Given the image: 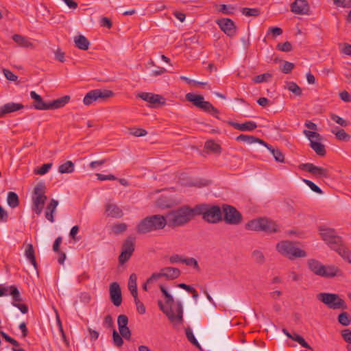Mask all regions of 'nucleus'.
<instances>
[{
	"mask_svg": "<svg viewBox=\"0 0 351 351\" xmlns=\"http://www.w3.org/2000/svg\"><path fill=\"white\" fill-rule=\"evenodd\" d=\"M319 232L322 240L331 250L337 251L343 244L341 237L334 229L321 227L319 228Z\"/></svg>",
	"mask_w": 351,
	"mask_h": 351,
	"instance_id": "9",
	"label": "nucleus"
},
{
	"mask_svg": "<svg viewBox=\"0 0 351 351\" xmlns=\"http://www.w3.org/2000/svg\"><path fill=\"white\" fill-rule=\"evenodd\" d=\"M304 134L310 141V143L313 142H319L322 138L319 133L313 131L304 130Z\"/></svg>",
	"mask_w": 351,
	"mask_h": 351,
	"instance_id": "45",
	"label": "nucleus"
},
{
	"mask_svg": "<svg viewBox=\"0 0 351 351\" xmlns=\"http://www.w3.org/2000/svg\"><path fill=\"white\" fill-rule=\"evenodd\" d=\"M160 289L165 299V304L159 300L158 304L159 308L168 317L169 321L175 326L180 325L183 322V308L182 303L178 302L176 305H173L174 298L167 289L162 285H160Z\"/></svg>",
	"mask_w": 351,
	"mask_h": 351,
	"instance_id": "1",
	"label": "nucleus"
},
{
	"mask_svg": "<svg viewBox=\"0 0 351 351\" xmlns=\"http://www.w3.org/2000/svg\"><path fill=\"white\" fill-rule=\"evenodd\" d=\"M252 256L253 260L257 264L263 265L265 263V257L261 251L255 250L254 251H253Z\"/></svg>",
	"mask_w": 351,
	"mask_h": 351,
	"instance_id": "46",
	"label": "nucleus"
},
{
	"mask_svg": "<svg viewBox=\"0 0 351 351\" xmlns=\"http://www.w3.org/2000/svg\"><path fill=\"white\" fill-rule=\"evenodd\" d=\"M263 145L265 146V147H267V149L271 152V154L273 155L276 161H277L278 162H284L285 156L279 149L274 148L265 142V145Z\"/></svg>",
	"mask_w": 351,
	"mask_h": 351,
	"instance_id": "31",
	"label": "nucleus"
},
{
	"mask_svg": "<svg viewBox=\"0 0 351 351\" xmlns=\"http://www.w3.org/2000/svg\"><path fill=\"white\" fill-rule=\"evenodd\" d=\"M294 64L291 62L285 61L284 62L282 67L280 68V70L284 73H289L291 71V70L293 69Z\"/></svg>",
	"mask_w": 351,
	"mask_h": 351,
	"instance_id": "61",
	"label": "nucleus"
},
{
	"mask_svg": "<svg viewBox=\"0 0 351 351\" xmlns=\"http://www.w3.org/2000/svg\"><path fill=\"white\" fill-rule=\"evenodd\" d=\"M3 73L5 77V78L10 81H16L18 79V77L14 74L9 69H3Z\"/></svg>",
	"mask_w": 351,
	"mask_h": 351,
	"instance_id": "63",
	"label": "nucleus"
},
{
	"mask_svg": "<svg viewBox=\"0 0 351 351\" xmlns=\"http://www.w3.org/2000/svg\"><path fill=\"white\" fill-rule=\"evenodd\" d=\"M104 214L106 217L121 218L123 216L122 209L116 204L109 201L104 206Z\"/></svg>",
	"mask_w": 351,
	"mask_h": 351,
	"instance_id": "16",
	"label": "nucleus"
},
{
	"mask_svg": "<svg viewBox=\"0 0 351 351\" xmlns=\"http://www.w3.org/2000/svg\"><path fill=\"white\" fill-rule=\"evenodd\" d=\"M308 269L315 275L323 278H332L338 276L341 272L340 269L332 265H323L321 262L316 259H309L307 261Z\"/></svg>",
	"mask_w": 351,
	"mask_h": 351,
	"instance_id": "4",
	"label": "nucleus"
},
{
	"mask_svg": "<svg viewBox=\"0 0 351 351\" xmlns=\"http://www.w3.org/2000/svg\"><path fill=\"white\" fill-rule=\"evenodd\" d=\"M276 250L280 254L289 260L304 258L307 256L304 250L298 247L295 243L289 240L278 242L276 245Z\"/></svg>",
	"mask_w": 351,
	"mask_h": 351,
	"instance_id": "5",
	"label": "nucleus"
},
{
	"mask_svg": "<svg viewBox=\"0 0 351 351\" xmlns=\"http://www.w3.org/2000/svg\"><path fill=\"white\" fill-rule=\"evenodd\" d=\"M341 335L343 339L350 344L351 343V330L348 328L343 329L341 331Z\"/></svg>",
	"mask_w": 351,
	"mask_h": 351,
	"instance_id": "57",
	"label": "nucleus"
},
{
	"mask_svg": "<svg viewBox=\"0 0 351 351\" xmlns=\"http://www.w3.org/2000/svg\"><path fill=\"white\" fill-rule=\"evenodd\" d=\"M199 108L213 115L217 114L219 113V111L216 108H215L210 102L204 100L201 104Z\"/></svg>",
	"mask_w": 351,
	"mask_h": 351,
	"instance_id": "39",
	"label": "nucleus"
},
{
	"mask_svg": "<svg viewBox=\"0 0 351 351\" xmlns=\"http://www.w3.org/2000/svg\"><path fill=\"white\" fill-rule=\"evenodd\" d=\"M168 224L166 217L154 215L147 217L136 226V231L140 234H145L152 231L163 229Z\"/></svg>",
	"mask_w": 351,
	"mask_h": 351,
	"instance_id": "3",
	"label": "nucleus"
},
{
	"mask_svg": "<svg viewBox=\"0 0 351 351\" xmlns=\"http://www.w3.org/2000/svg\"><path fill=\"white\" fill-rule=\"evenodd\" d=\"M223 218L226 223L232 225H237L241 221V215L231 206H225L223 208Z\"/></svg>",
	"mask_w": 351,
	"mask_h": 351,
	"instance_id": "13",
	"label": "nucleus"
},
{
	"mask_svg": "<svg viewBox=\"0 0 351 351\" xmlns=\"http://www.w3.org/2000/svg\"><path fill=\"white\" fill-rule=\"evenodd\" d=\"M330 117L332 121H333L334 122H335L341 127L346 128L350 125L349 121L346 120L335 114H330Z\"/></svg>",
	"mask_w": 351,
	"mask_h": 351,
	"instance_id": "47",
	"label": "nucleus"
},
{
	"mask_svg": "<svg viewBox=\"0 0 351 351\" xmlns=\"http://www.w3.org/2000/svg\"><path fill=\"white\" fill-rule=\"evenodd\" d=\"M276 49L283 52H289L292 50V45L290 42H285L283 43H278Z\"/></svg>",
	"mask_w": 351,
	"mask_h": 351,
	"instance_id": "51",
	"label": "nucleus"
},
{
	"mask_svg": "<svg viewBox=\"0 0 351 351\" xmlns=\"http://www.w3.org/2000/svg\"><path fill=\"white\" fill-rule=\"evenodd\" d=\"M30 97L34 100L33 107L38 110H49V102H45L35 91L30 92Z\"/></svg>",
	"mask_w": 351,
	"mask_h": 351,
	"instance_id": "20",
	"label": "nucleus"
},
{
	"mask_svg": "<svg viewBox=\"0 0 351 351\" xmlns=\"http://www.w3.org/2000/svg\"><path fill=\"white\" fill-rule=\"evenodd\" d=\"M117 324L119 328H122L128 326V318L125 315H120L117 318Z\"/></svg>",
	"mask_w": 351,
	"mask_h": 351,
	"instance_id": "54",
	"label": "nucleus"
},
{
	"mask_svg": "<svg viewBox=\"0 0 351 351\" xmlns=\"http://www.w3.org/2000/svg\"><path fill=\"white\" fill-rule=\"evenodd\" d=\"M236 140L238 141L244 142L249 145L253 144L254 143H258L261 145H265L264 141L251 135L240 134L237 137Z\"/></svg>",
	"mask_w": 351,
	"mask_h": 351,
	"instance_id": "29",
	"label": "nucleus"
},
{
	"mask_svg": "<svg viewBox=\"0 0 351 351\" xmlns=\"http://www.w3.org/2000/svg\"><path fill=\"white\" fill-rule=\"evenodd\" d=\"M341 51L346 55L351 56V45L348 43L340 44Z\"/></svg>",
	"mask_w": 351,
	"mask_h": 351,
	"instance_id": "64",
	"label": "nucleus"
},
{
	"mask_svg": "<svg viewBox=\"0 0 351 351\" xmlns=\"http://www.w3.org/2000/svg\"><path fill=\"white\" fill-rule=\"evenodd\" d=\"M186 99L192 102L195 106L199 108L201 104L204 100L203 96L199 95H195L193 93H187L186 95Z\"/></svg>",
	"mask_w": 351,
	"mask_h": 351,
	"instance_id": "34",
	"label": "nucleus"
},
{
	"mask_svg": "<svg viewBox=\"0 0 351 351\" xmlns=\"http://www.w3.org/2000/svg\"><path fill=\"white\" fill-rule=\"evenodd\" d=\"M230 124L240 131H253L257 128L256 123L252 121H246L243 123L230 122Z\"/></svg>",
	"mask_w": 351,
	"mask_h": 351,
	"instance_id": "23",
	"label": "nucleus"
},
{
	"mask_svg": "<svg viewBox=\"0 0 351 351\" xmlns=\"http://www.w3.org/2000/svg\"><path fill=\"white\" fill-rule=\"evenodd\" d=\"M331 132L339 141H348L350 139V136L343 129L334 128L331 130Z\"/></svg>",
	"mask_w": 351,
	"mask_h": 351,
	"instance_id": "33",
	"label": "nucleus"
},
{
	"mask_svg": "<svg viewBox=\"0 0 351 351\" xmlns=\"http://www.w3.org/2000/svg\"><path fill=\"white\" fill-rule=\"evenodd\" d=\"M234 8L231 5L222 4L219 5V11L225 14H230L233 13Z\"/></svg>",
	"mask_w": 351,
	"mask_h": 351,
	"instance_id": "60",
	"label": "nucleus"
},
{
	"mask_svg": "<svg viewBox=\"0 0 351 351\" xmlns=\"http://www.w3.org/2000/svg\"><path fill=\"white\" fill-rule=\"evenodd\" d=\"M338 322L343 326H348L351 323V317L349 314L343 311L338 315Z\"/></svg>",
	"mask_w": 351,
	"mask_h": 351,
	"instance_id": "44",
	"label": "nucleus"
},
{
	"mask_svg": "<svg viewBox=\"0 0 351 351\" xmlns=\"http://www.w3.org/2000/svg\"><path fill=\"white\" fill-rule=\"evenodd\" d=\"M8 204L12 207L15 208L19 205V197L16 193L9 192L7 198Z\"/></svg>",
	"mask_w": 351,
	"mask_h": 351,
	"instance_id": "41",
	"label": "nucleus"
},
{
	"mask_svg": "<svg viewBox=\"0 0 351 351\" xmlns=\"http://www.w3.org/2000/svg\"><path fill=\"white\" fill-rule=\"evenodd\" d=\"M135 304L136 306V310L140 314L145 313L146 308L144 304L139 300L138 296L134 298Z\"/></svg>",
	"mask_w": 351,
	"mask_h": 351,
	"instance_id": "56",
	"label": "nucleus"
},
{
	"mask_svg": "<svg viewBox=\"0 0 351 351\" xmlns=\"http://www.w3.org/2000/svg\"><path fill=\"white\" fill-rule=\"evenodd\" d=\"M271 77V75L269 73H265L262 75H256L254 77L253 81L255 83H262L269 81Z\"/></svg>",
	"mask_w": 351,
	"mask_h": 351,
	"instance_id": "50",
	"label": "nucleus"
},
{
	"mask_svg": "<svg viewBox=\"0 0 351 351\" xmlns=\"http://www.w3.org/2000/svg\"><path fill=\"white\" fill-rule=\"evenodd\" d=\"M24 108L21 104L10 102L0 107V118L5 117L7 114L16 112Z\"/></svg>",
	"mask_w": 351,
	"mask_h": 351,
	"instance_id": "21",
	"label": "nucleus"
},
{
	"mask_svg": "<svg viewBox=\"0 0 351 351\" xmlns=\"http://www.w3.org/2000/svg\"><path fill=\"white\" fill-rule=\"evenodd\" d=\"M58 205V201L52 199L46 208L45 217L51 223L54 221L53 214L56 212Z\"/></svg>",
	"mask_w": 351,
	"mask_h": 351,
	"instance_id": "25",
	"label": "nucleus"
},
{
	"mask_svg": "<svg viewBox=\"0 0 351 351\" xmlns=\"http://www.w3.org/2000/svg\"><path fill=\"white\" fill-rule=\"evenodd\" d=\"M113 95L114 93L110 90L95 89L86 94L83 99V104L88 106L94 101H104Z\"/></svg>",
	"mask_w": 351,
	"mask_h": 351,
	"instance_id": "11",
	"label": "nucleus"
},
{
	"mask_svg": "<svg viewBox=\"0 0 351 351\" xmlns=\"http://www.w3.org/2000/svg\"><path fill=\"white\" fill-rule=\"evenodd\" d=\"M46 186L44 183L40 182L34 188L32 195V210L37 215H40L43 209L44 204L47 200L45 195Z\"/></svg>",
	"mask_w": 351,
	"mask_h": 351,
	"instance_id": "8",
	"label": "nucleus"
},
{
	"mask_svg": "<svg viewBox=\"0 0 351 351\" xmlns=\"http://www.w3.org/2000/svg\"><path fill=\"white\" fill-rule=\"evenodd\" d=\"M122 336L119 334L116 330H113L112 332V339L114 344L118 347H121L123 343V340L122 339Z\"/></svg>",
	"mask_w": 351,
	"mask_h": 351,
	"instance_id": "52",
	"label": "nucleus"
},
{
	"mask_svg": "<svg viewBox=\"0 0 351 351\" xmlns=\"http://www.w3.org/2000/svg\"><path fill=\"white\" fill-rule=\"evenodd\" d=\"M161 271L162 276L169 280L177 278L180 274V271L178 269L171 267L162 268L161 269Z\"/></svg>",
	"mask_w": 351,
	"mask_h": 351,
	"instance_id": "24",
	"label": "nucleus"
},
{
	"mask_svg": "<svg viewBox=\"0 0 351 351\" xmlns=\"http://www.w3.org/2000/svg\"><path fill=\"white\" fill-rule=\"evenodd\" d=\"M74 43L75 46L82 50L86 51L88 49L90 42L83 35H77L74 37Z\"/></svg>",
	"mask_w": 351,
	"mask_h": 351,
	"instance_id": "30",
	"label": "nucleus"
},
{
	"mask_svg": "<svg viewBox=\"0 0 351 351\" xmlns=\"http://www.w3.org/2000/svg\"><path fill=\"white\" fill-rule=\"evenodd\" d=\"M24 254H25V256L27 258V259L29 261L30 263L36 269H37V263L36 261L35 252H34L32 244H31V243L26 244Z\"/></svg>",
	"mask_w": 351,
	"mask_h": 351,
	"instance_id": "27",
	"label": "nucleus"
},
{
	"mask_svg": "<svg viewBox=\"0 0 351 351\" xmlns=\"http://www.w3.org/2000/svg\"><path fill=\"white\" fill-rule=\"evenodd\" d=\"M178 204V202L175 199L165 195H162L156 202V205L161 208H169Z\"/></svg>",
	"mask_w": 351,
	"mask_h": 351,
	"instance_id": "22",
	"label": "nucleus"
},
{
	"mask_svg": "<svg viewBox=\"0 0 351 351\" xmlns=\"http://www.w3.org/2000/svg\"><path fill=\"white\" fill-rule=\"evenodd\" d=\"M141 99L149 103V106L151 108H158L161 106H164L166 104L165 98L158 94L152 93L142 92L137 95Z\"/></svg>",
	"mask_w": 351,
	"mask_h": 351,
	"instance_id": "12",
	"label": "nucleus"
},
{
	"mask_svg": "<svg viewBox=\"0 0 351 351\" xmlns=\"http://www.w3.org/2000/svg\"><path fill=\"white\" fill-rule=\"evenodd\" d=\"M337 7L351 8V0H332Z\"/></svg>",
	"mask_w": 351,
	"mask_h": 351,
	"instance_id": "58",
	"label": "nucleus"
},
{
	"mask_svg": "<svg viewBox=\"0 0 351 351\" xmlns=\"http://www.w3.org/2000/svg\"><path fill=\"white\" fill-rule=\"evenodd\" d=\"M317 298L330 309L346 310L348 308L346 302L339 294L324 292L317 294Z\"/></svg>",
	"mask_w": 351,
	"mask_h": 351,
	"instance_id": "7",
	"label": "nucleus"
},
{
	"mask_svg": "<svg viewBox=\"0 0 351 351\" xmlns=\"http://www.w3.org/2000/svg\"><path fill=\"white\" fill-rule=\"evenodd\" d=\"M308 9V3L306 0H295L291 5V12L295 14H305Z\"/></svg>",
	"mask_w": 351,
	"mask_h": 351,
	"instance_id": "19",
	"label": "nucleus"
},
{
	"mask_svg": "<svg viewBox=\"0 0 351 351\" xmlns=\"http://www.w3.org/2000/svg\"><path fill=\"white\" fill-rule=\"evenodd\" d=\"M195 215V206H182L168 213L166 218L169 226L179 227L189 223Z\"/></svg>",
	"mask_w": 351,
	"mask_h": 351,
	"instance_id": "2",
	"label": "nucleus"
},
{
	"mask_svg": "<svg viewBox=\"0 0 351 351\" xmlns=\"http://www.w3.org/2000/svg\"><path fill=\"white\" fill-rule=\"evenodd\" d=\"M122 250L132 255L134 250V239L128 237L123 243Z\"/></svg>",
	"mask_w": 351,
	"mask_h": 351,
	"instance_id": "38",
	"label": "nucleus"
},
{
	"mask_svg": "<svg viewBox=\"0 0 351 351\" xmlns=\"http://www.w3.org/2000/svg\"><path fill=\"white\" fill-rule=\"evenodd\" d=\"M130 134L134 136H145L147 132L145 130L142 128H133L130 130Z\"/></svg>",
	"mask_w": 351,
	"mask_h": 351,
	"instance_id": "59",
	"label": "nucleus"
},
{
	"mask_svg": "<svg viewBox=\"0 0 351 351\" xmlns=\"http://www.w3.org/2000/svg\"><path fill=\"white\" fill-rule=\"evenodd\" d=\"M311 147L316 152L319 156H324L326 154V150L324 145L320 142H313L310 143Z\"/></svg>",
	"mask_w": 351,
	"mask_h": 351,
	"instance_id": "40",
	"label": "nucleus"
},
{
	"mask_svg": "<svg viewBox=\"0 0 351 351\" xmlns=\"http://www.w3.org/2000/svg\"><path fill=\"white\" fill-rule=\"evenodd\" d=\"M128 228V225L125 223H117L111 226V231L114 234H119L124 232Z\"/></svg>",
	"mask_w": 351,
	"mask_h": 351,
	"instance_id": "43",
	"label": "nucleus"
},
{
	"mask_svg": "<svg viewBox=\"0 0 351 351\" xmlns=\"http://www.w3.org/2000/svg\"><path fill=\"white\" fill-rule=\"evenodd\" d=\"M299 167L302 170H306L313 174L318 178H328L330 177L328 169L315 166L312 163L302 164Z\"/></svg>",
	"mask_w": 351,
	"mask_h": 351,
	"instance_id": "14",
	"label": "nucleus"
},
{
	"mask_svg": "<svg viewBox=\"0 0 351 351\" xmlns=\"http://www.w3.org/2000/svg\"><path fill=\"white\" fill-rule=\"evenodd\" d=\"M70 100V96L65 95L49 102V110H54L64 106Z\"/></svg>",
	"mask_w": 351,
	"mask_h": 351,
	"instance_id": "26",
	"label": "nucleus"
},
{
	"mask_svg": "<svg viewBox=\"0 0 351 351\" xmlns=\"http://www.w3.org/2000/svg\"><path fill=\"white\" fill-rule=\"evenodd\" d=\"M136 280V275L135 274H131L128 280V289L134 298L138 296Z\"/></svg>",
	"mask_w": 351,
	"mask_h": 351,
	"instance_id": "32",
	"label": "nucleus"
},
{
	"mask_svg": "<svg viewBox=\"0 0 351 351\" xmlns=\"http://www.w3.org/2000/svg\"><path fill=\"white\" fill-rule=\"evenodd\" d=\"M246 228L253 231H264L270 233L278 231L277 224L267 218H257L251 220L246 224Z\"/></svg>",
	"mask_w": 351,
	"mask_h": 351,
	"instance_id": "10",
	"label": "nucleus"
},
{
	"mask_svg": "<svg viewBox=\"0 0 351 351\" xmlns=\"http://www.w3.org/2000/svg\"><path fill=\"white\" fill-rule=\"evenodd\" d=\"M119 330L120 335L123 338H125L127 340L130 339L132 333H131V330H130V328L128 326L122 328H119Z\"/></svg>",
	"mask_w": 351,
	"mask_h": 351,
	"instance_id": "62",
	"label": "nucleus"
},
{
	"mask_svg": "<svg viewBox=\"0 0 351 351\" xmlns=\"http://www.w3.org/2000/svg\"><path fill=\"white\" fill-rule=\"evenodd\" d=\"M221 30L228 36L232 37L236 34L237 27L232 20L228 18H223L216 21Z\"/></svg>",
	"mask_w": 351,
	"mask_h": 351,
	"instance_id": "15",
	"label": "nucleus"
},
{
	"mask_svg": "<svg viewBox=\"0 0 351 351\" xmlns=\"http://www.w3.org/2000/svg\"><path fill=\"white\" fill-rule=\"evenodd\" d=\"M241 12L246 16H258L261 14L258 8H243Z\"/></svg>",
	"mask_w": 351,
	"mask_h": 351,
	"instance_id": "48",
	"label": "nucleus"
},
{
	"mask_svg": "<svg viewBox=\"0 0 351 351\" xmlns=\"http://www.w3.org/2000/svg\"><path fill=\"white\" fill-rule=\"evenodd\" d=\"M196 215H202V218L208 223H217L221 220V211L217 206L199 204L195 206Z\"/></svg>",
	"mask_w": 351,
	"mask_h": 351,
	"instance_id": "6",
	"label": "nucleus"
},
{
	"mask_svg": "<svg viewBox=\"0 0 351 351\" xmlns=\"http://www.w3.org/2000/svg\"><path fill=\"white\" fill-rule=\"evenodd\" d=\"M13 40L20 47L26 48H34L33 43L26 37H24L20 34H14L12 36Z\"/></svg>",
	"mask_w": 351,
	"mask_h": 351,
	"instance_id": "28",
	"label": "nucleus"
},
{
	"mask_svg": "<svg viewBox=\"0 0 351 351\" xmlns=\"http://www.w3.org/2000/svg\"><path fill=\"white\" fill-rule=\"evenodd\" d=\"M74 164L68 160L58 167V172L60 173H71L74 171Z\"/></svg>",
	"mask_w": 351,
	"mask_h": 351,
	"instance_id": "35",
	"label": "nucleus"
},
{
	"mask_svg": "<svg viewBox=\"0 0 351 351\" xmlns=\"http://www.w3.org/2000/svg\"><path fill=\"white\" fill-rule=\"evenodd\" d=\"M285 88L297 96L302 95V89L293 82H287Z\"/></svg>",
	"mask_w": 351,
	"mask_h": 351,
	"instance_id": "37",
	"label": "nucleus"
},
{
	"mask_svg": "<svg viewBox=\"0 0 351 351\" xmlns=\"http://www.w3.org/2000/svg\"><path fill=\"white\" fill-rule=\"evenodd\" d=\"M51 163H46L43 165L39 169H35L34 173L38 175H45L47 173L49 169L51 168Z\"/></svg>",
	"mask_w": 351,
	"mask_h": 351,
	"instance_id": "53",
	"label": "nucleus"
},
{
	"mask_svg": "<svg viewBox=\"0 0 351 351\" xmlns=\"http://www.w3.org/2000/svg\"><path fill=\"white\" fill-rule=\"evenodd\" d=\"M10 295L12 296L13 302L12 304L17 307L22 313H27L28 311L27 306L24 304H20L21 300L20 293L16 287L10 286Z\"/></svg>",
	"mask_w": 351,
	"mask_h": 351,
	"instance_id": "18",
	"label": "nucleus"
},
{
	"mask_svg": "<svg viewBox=\"0 0 351 351\" xmlns=\"http://www.w3.org/2000/svg\"><path fill=\"white\" fill-rule=\"evenodd\" d=\"M186 336L188 339V340L194 346H197V348H200V345L199 344L198 341L195 339L193 331L191 328H188L186 329Z\"/></svg>",
	"mask_w": 351,
	"mask_h": 351,
	"instance_id": "49",
	"label": "nucleus"
},
{
	"mask_svg": "<svg viewBox=\"0 0 351 351\" xmlns=\"http://www.w3.org/2000/svg\"><path fill=\"white\" fill-rule=\"evenodd\" d=\"M205 147L216 154H220L221 152V146L214 141H208L205 143Z\"/></svg>",
	"mask_w": 351,
	"mask_h": 351,
	"instance_id": "42",
	"label": "nucleus"
},
{
	"mask_svg": "<svg viewBox=\"0 0 351 351\" xmlns=\"http://www.w3.org/2000/svg\"><path fill=\"white\" fill-rule=\"evenodd\" d=\"M110 296L113 304L119 306L122 302L121 291L117 282H112L110 286Z\"/></svg>",
	"mask_w": 351,
	"mask_h": 351,
	"instance_id": "17",
	"label": "nucleus"
},
{
	"mask_svg": "<svg viewBox=\"0 0 351 351\" xmlns=\"http://www.w3.org/2000/svg\"><path fill=\"white\" fill-rule=\"evenodd\" d=\"M339 256H341L345 261L351 264V251L343 244L337 251Z\"/></svg>",
	"mask_w": 351,
	"mask_h": 351,
	"instance_id": "36",
	"label": "nucleus"
},
{
	"mask_svg": "<svg viewBox=\"0 0 351 351\" xmlns=\"http://www.w3.org/2000/svg\"><path fill=\"white\" fill-rule=\"evenodd\" d=\"M303 182L314 192L322 194V191L319 187H318L315 183H313L312 181L304 179Z\"/></svg>",
	"mask_w": 351,
	"mask_h": 351,
	"instance_id": "55",
	"label": "nucleus"
}]
</instances>
